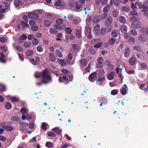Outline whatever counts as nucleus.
<instances>
[{"label": "nucleus", "mask_w": 148, "mask_h": 148, "mask_svg": "<svg viewBox=\"0 0 148 148\" xmlns=\"http://www.w3.org/2000/svg\"><path fill=\"white\" fill-rule=\"evenodd\" d=\"M42 79L45 84H48L52 82V79L47 70H45L42 72Z\"/></svg>", "instance_id": "f257e3e1"}, {"label": "nucleus", "mask_w": 148, "mask_h": 148, "mask_svg": "<svg viewBox=\"0 0 148 148\" xmlns=\"http://www.w3.org/2000/svg\"><path fill=\"white\" fill-rule=\"evenodd\" d=\"M131 20H133L131 24V26L133 28L137 29L140 27L141 25V22L136 18V17L133 16L130 18Z\"/></svg>", "instance_id": "f03ea898"}, {"label": "nucleus", "mask_w": 148, "mask_h": 148, "mask_svg": "<svg viewBox=\"0 0 148 148\" xmlns=\"http://www.w3.org/2000/svg\"><path fill=\"white\" fill-rule=\"evenodd\" d=\"M28 17L31 19H33L35 20H38V16L36 13L32 12L29 13L28 14Z\"/></svg>", "instance_id": "7ed1b4c3"}, {"label": "nucleus", "mask_w": 148, "mask_h": 148, "mask_svg": "<svg viewBox=\"0 0 148 148\" xmlns=\"http://www.w3.org/2000/svg\"><path fill=\"white\" fill-rule=\"evenodd\" d=\"M29 25L27 23L24 21H22L20 24H19L17 26L18 29L21 30H23L26 27H28Z\"/></svg>", "instance_id": "20e7f679"}, {"label": "nucleus", "mask_w": 148, "mask_h": 148, "mask_svg": "<svg viewBox=\"0 0 148 148\" xmlns=\"http://www.w3.org/2000/svg\"><path fill=\"white\" fill-rule=\"evenodd\" d=\"M8 4L7 2H5L0 6L1 12H4L8 8Z\"/></svg>", "instance_id": "39448f33"}, {"label": "nucleus", "mask_w": 148, "mask_h": 148, "mask_svg": "<svg viewBox=\"0 0 148 148\" xmlns=\"http://www.w3.org/2000/svg\"><path fill=\"white\" fill-rule=\"evenodd\" d=\"M97 73L96 72H94L91 74L89 77V80L91 82H94L96 77Z\"/></svg>", "instance_id": "423d86ee"}, {"label": "nucleus", "mask_w": 148, "mask_h": 148, "mask_svg": "<svg viewBox=\"0 0 148 148\" xmlns=\"http://www.w3.org/2000/svg\"><path fill=\"white\" fill-rule=\"evenodd\" d=\"M112 18L111 16H109L107 18L105 22V25L108 27H109L112 23Z\"/></svg>", "instance_id": "0eeeda50"}, {"label": "nucleus", "mask_w": 148, "mask_h": 148, "mask_svg": "<svg viewBox=\"0 0 148 148\" xmlns=\"http://www.w3.org/2000/svg\"><path fill=\"white\" fill-rule=\"evenodd\" d=\"M128 88L126 84H124L120 90L121 94L123 95H126L127 91Z\"/></svg>", "instance_id": "6e6552de"}, {"label": "nucleus", "mask_w": 148, "mask_h": 148, "mask_svg": "<svg viewBox=\"0 0 148 148\" xmlns=\"http://www.w3.org/2000/svg\"><path fill=\"white\" fill-rule=\"evenodd\" d=\"M115 73L114 71H112L109 73L107 76V78L109 80L113 79L115 75Z\"/></svg>", "instance_id": "1a4fd4ad"}, {"label": "nucleus", "mask_w": 148, "mask_h": 148, "mask_svg": "<svg viewBox=\"0 0 148 148\" xmlns=\"http://www.w3.org/2000/svg\"><path fill=\"white\" fill-rule=\"evenodd\" d=\"M129 63L131 65H134L136 63V60L135 58L132 57L129 60Z\"/></svg>", "instance_id": "9d476101"}, {"label": "nucleus", "mask_w": 148, "mask_h": 148, "mask_svg": "<svg viewBox=\"0 0 148 148\" xmlns=\"http://www.w3.org/2000/svg\"><path fill=\"white\" fill-rule=\"evenodd\" d=\"M49 59L51 60L54 62L56 60V57L54 54L52 53H50L48 55Z\"/></svg>", "instance_id": "9b49d317"}, {"label": "nucleus", "mask_w": 148, "mask_h": 148, "mask_svg": "<svg viewBox=\"0 0 148 148\" xmlns=\"http://www.w3.org/2000/svg\"><path fill=\"white\" fill-rule=\"evenodd\" d=\"M139 40L142 42H145L146 40V36L143 34H141L138 38Z\"/></svg>", "instance_id": "f8f14e48"}, {"label": "nucleus", "mask_w": 148, "mask_h": 148, "mask_svg": "<svg viewBox=\"0 0 148 148\" xmlns=\"http://www.w3.org/2000/svg\"><path fill=\"white\" fill-rule=\"evenodd\" d=\"M120 30L122 33L125 34L127 30V26L124 25H123L121 27Z\"/></svg>", "instance_id": "ddd939ff"}, {"label": "nucleus", "mask_w": 148, "mask_h": 148, "mask_svg": "<svg viewBox=\"0 0 148 148\" xmlns=\"http://www.w3.org/2000/svg\"><path fill=\"white\" fill-rule=\"evenodd\" d=\"M139 65L140 66V68L141 70H145L147 68V65L145 63H139Z\"/></svg>", "instance_id": "4468645a"}, {"label": "nucleus", "mask_w": 148, "mask_h": 148, "mask_svg": "<svg viewBox=\"0 0 148 148\" xmlns=\"http://www.w3.org/2000/svg\"><path fill=\"white\" fill-rule=\"evenodd\" d=\"M81 29L79 27V29H77L76 31V35L77 37L79 38L81 36Z\"/></svg>", "instance_id": "2eb2a0df"}, {"label": "nucleus", "mask_w": 148, "mask_h": 148, "mask_svg": "<svg viewBox=\"0 0 148 148\" xmlns=\"http://www.w3.org/2000/svg\"><path fill=\"white\" fill-rule=\"evenodd\" d=\"M59 80L60 82H62L64 81L69 82V81H68V78L65 76H63L62 77H60Z\"/></svg>", "instance_id": "dca6fc26"}, {"label": "nucleus", "mask_w": 148, "mask_h": 148, "mask_svg": "<svg viewBox=\"0 0 148 148\" xmlns=\"http://www.w3.org/2000/svg\"><path fill=\"white\" fill-rule=\"evenodd\" d=\"M119 31L118 30H113L112 32V36L114 37H116L118 35Z\"/></svg>", "instance_id": "f3484780"}, {"label": "nucleus", "mask_w": 148, "mask_h": 148, "mask_svg": "<svg viewBox=\"0 0 148 148\" xmlns=\"http://www.w3.org/2000/svg\"><path fill=\"white\" fill-rule=\"evenodd\" d=\"M5 56L3 53L1 52L0 53V62L2 63H5V62L4 59Z\"/></svg>", "instance_id": "a211bd4d"}, {"label": "nucleus", "mask_w": 148, "mask_h": 148, "mask_svg": "<svg viewBox=\"0 0 148 148\" xmlns=\"http://www.w3.org/2000/svg\"><path fill=\"white\" fill-rule=\"evenodd\" d=\"M124 52V56L125 57H128L129 56L130 53V49L129 48L127 47L126 48Z\"/></svg>", "instance_id": "6ab92c4d"}, {"label": "nucleus", "mask_w": 148, "mask_h": 148, "mask_svg": "<svg viewBox=\"0 0 148 148\" xmlns=\"http://www.w3.org/2000/svg\"><path fill=\"white\" fill-rule=\"evenodd\" d=\"M56 54L60 58H62V54L61 52L58 49H57L56 50Z\"/></svg>", "instance_id": "aec40b11"}, {"label": "nucleus", "mask_w": 148, "mask_h": 148, "mask_svg": "<svg viewBox=\"0 0 148 148\" xmlns=\"http://www.w3.org/2000/svg\"><path fill=\"white\" fill-rule=\"evenodd\" d=\"M119 20L120 22L122 23H125L126 21L125 18L123 16H119Z\"/></svg>", "instance_id": "412c9836"}, {"label": "nucleus", "mask_w": 148, "mask_h": 148, "mask_svg": "<svg viewBox=\"0 0 148 148\" xmlns=\"http://www.w3.org/2000/svg\"><path fill=\"white\" fill-rule=\"evenodd\" d=\"M87 60L85 59H83L80 61L81 64L82 66H86L87 64Z\"/></svg>", "instance_id": "4be33fe9"}, {"label": "nucleus", "mask_w": 148, "mask_h": 148, "mask_svg": "<svg viewBox=\"0 0 148 148\" xmlns=\"http://www.w3.org/2000/svg\"><path fill=\"white\" fill-rule=\"evenodd\" d=\"M4 107L7 110H9L12 108L11 104L9 102H6L4 104Z\"/></svg>", "instance_id": "5701e85b"}, {"label": "nucleus", "mask_w": 148, "mask_h": 148, "mask_svg": "<svg viewBox=\"0 0 148 148\" xmlns=\"http://www.w3.org/2000/svg\"><path fill=\"white\" fill-rule=\"evenodd\" d=\"M14 4L16 7H18L21 4L20 0H14Z\"/></svg>", "instance_id": "b1692460"}, {"label": "nucleus", "mask_w": 148, "mask_h": 148, "mask_svg": "<svg viewBox=\"0 0 148 148\" xmlns=\"http://www.w3.org/2000/svg\"><path fill=\"white\" fill-rule=\"evenodd\" d=\"M33 51L32 50L29 49L27 50L26 52V55L27 56H30L32 55Z\"/></svg>", "instance_id": "393cba45"}, {"label": "nucleus", "mask_w": 148, "mask_h": 148, "mask_svg": "<svg viewBox=\"0 0 148 148\" xmlns=\"http://www.w3.org/2000/svg\"><path fill=\"white\" fill-rule=\"evenodd\" d=\"M95 3L97 5H99L101 3L102 4H105L106 0H95Z\"/></svg>", "instance_id": "a878e982"}, {"label": "nucleus", "mask_w": 148, "mask_h": 148, "mask_svg": "<svg viewBox=\"0 0 148 148\" xmlns=\"http://www.w3.org/2000/svg\"><path fill=\"white\" fill-rule=\"evenodd\" d=\"M52 130L56 132L58 134L61 135V130L60 129L57 127H56L52 129Z\"/></svg>", "instance_id": "bb28decb"}, {"label": "nucleus", "mask_w": 148, "mask_h": 148, "mask_svg": "<svg viewBox=\"0 0 148 148\" xmlns=\"http://www.w3.org/2000/svg\"><path fill=\"white\" fill-rule=\"evenodd\" d=\"M49 126L45 122L42 123V128L43 130H46L47 129V127Z\"/></svg>", "instance_id": "cd10ccee"}, {"label": "nucleus", "mask_w": 148, "mask_h": 148, "mask_svg": "<svg viewBox=\"0 0 148 148\" xmlns=\"http://www.w3.org/2000/svg\"><path fill=\"white\" fill-rule=\"evenodd\" d=\"M135 5L136 8H138L139 9H140L142 8V3L139 1L136 2L135 3Z\"/></svg>", "instance_id": "c85d7f7f"}, {"label": "nucleus", "mask_w": 148, "mask_h": 148, "mask_svg": "<svg viewBox=\"0 0 148 148\" xmlns=\"http://www.w3.org/2000/svg\"><path fill=\"white\" fill-rule=\"evenodd\" d=\"M51 24V22L49 20H46L44 21V25L46 27L49 26Z\"/></svg>", "instance_id": "c756f323"}, {"label": "nucleus", "mask_w": 148, "mask_h": 148, "mask_svg": "<svg viewBox=\"0 0 148 148\" xmlns=\"http://www.w3.org/2000/svg\"><path fill=\"white\" fill-rule=\"evenodd\" d=\"M112 15L114 17H116L119 13V11L116 9L112 11Z\"/></svg>", "instance_id": "7c9ffc66"}, {"label": "nucleus", "mask_w": 148, "mask_h": 148, "mask_svg": "<svg viewBox=\"0 0 148 148\" xmlns=\"http://www.w3.org/2000/svg\"><path fill=\"white\" fill-rule=\"evenodd\" d=\"M100 29V26L99 25H97L94 28V31L95 33H98Z\"/></svg>", "instance_id": "2f4dec72"}, {"label": "nucleus", "mask_w": 148, "mask_h": 148, "mask_svg": "<svg viewBox=\"0 0 148 148\" xmlns=\"http://www.w3.org/2000/svg\"><path fill=\"white\" fill-rule=\"evenodd\" d=\"M81 5L80 2H77L76 3L75 7L78 10H80L81 8Z\"/></svg>", "instance_id": "473e14b6"}, {"label": "nucleus", "mask_w": 148, "mask_h": 148, "mask_svg": "<svg viewBox=\"0 0 148 148\" xmlns=\"http://www.w3.org/2000/svg\"><path fill=\"white\" fill-rule=\"evenodd\" d=\"M46 146L49 148H52L53 147V145L52 142L48 141L46 143Z\"/></svg>", "instance_id": "72a5a7b5"}, {"label": "nucleus", "mask_w": 148, "mask_h": 148, "mask_svg": "<svg viewBox=\"0 0 148 148\" xmlns=\"http://www.w3.org/2000/svg\"><path fill=\"white\" fill-rule=\"evenodd\" d=\"M103 43L102 42H99L95 44L94 46V47L96 48H99L102 45Z\"/></svg>", "instance_id": "f704fd0d"}, {"label": "nucleus", "mask_w": 148, "mask_h": 148, "mask_svg": "<svg viewBox=\"0 0 148 148\" xmlns=\"http://www.w3.org/2000/svg\"><path fill=\"white\" fill-rule=\"evenodd\" d=\"M99 77V79L96 80L97 83H98L99 82H103L106 79L105 77H103L100 78Z\"/></svg>", "instance_id": "c9c22d12"}, {"label": "nucleus", "mask_w": 148, "mask_h": 148, "mask_svg": "<svg viewBox=\"0 0 148 148\" xmlns=\"http://www.w3.org/2000/svg\"><path fill=\"white\" fill-rule=\"evenodd\" d=\"M105 71L103 69H101L100 70L98 73L99 77L103 76L105 74Z\"/></svg>", "instance_id": "e433bc0d"}, {"label": "nucleus", "mask_w": 148, "mask_h": 148, "mask_svg": "<svg viewBox=\"0 0 148 148\" xmlns=\"http://www.w3.org/2000/svg\"><path fill=\"white\" fill-rule=\"evenodd\" d=\"M58 61L59 63L62 66H65L66 64V62L61 59H59Z\"/></svg>", "instance_id": "4c0bfd02"}, {"label": "nucleus", "mask_w": 148, "mask_h": 148, "mask_svg": "<svg viewBox=\"0 0 148 148\" xmlns=\"http://www.w3.org/2000/svg\"><path fill=\"white\" fill-rule=\"evenodd\" d=\"M115 39L114 38H112L109 39V43L110 45H112L115 43Z\"/></svg>", "instance_id": "58836bf2"}, {"label": "nucleus", "mask_w": 148, "mask_h": 148, "mask_svg": "<svg viewBox=\"0 0 148 148\" xmlns=\"http://www.w3.org/2000/svg\"><path fill=\"white\" fill-rule=\"evenodd\" d=\"M38 40L35 38H33L32 41V45H36L38 44Z\"/></svg>", "instance_id": "ea45409f"}, {"label": "nucleus", "mask_w": 148, "mask_h": 148, "mask_svg": "<svg viewBox=\"0 0 148 148\" xmlns=\"http://www.w3.org/2000/svg\"><path fill=\"white\" fill-rule=\"evenodd\" d=\"M31 44V42L29 41H27L24 43L23 45L25 47H29Z\"/></svg>", "instance_id": "a19ab883"}, {"label": "nucleus", "mask_w": 148, "mask_h": 148, "mask_svg": "<svg viewBox=\"0 0 148 148\" xmlns=\"http://www.w3.org/2000/svg\"><path fill=\"white\" fill-rule=\"evenodd\" d=\"M28 111V109L26 108H23L21 110V112L23 114H24L27 112Z\"/></svg>", "instance_id": "79ce46f5"}, {"label": "nucleus", "mask_w": 148, "mask_h": 148, "mask_svg": "<svg viewBox=\"0 0 148 148\" xmlns=\"http://www.w3.org/2000/svg\"><path fill=\"white\" fill-rule=\"evenodd\" d=\"M50 32L52 34H55L58 32L56 30L55 28H51L50 29Z\"/></svg>", "instance_id": "37998d69"}, {"label": "nucleus", "mask_w": 148, "mask_h": 148, "mask_svg": "<svg viewBox=\"0 0 148 148\" xmlns=\"http://www.w3.org/2000/svg\"><path fill=\"white\" fill-rule=\"evenodd\" d=\"M130 8L127 6H124L122 8V10L123 11L128 12L130 11Z\"/></svg>", "instance_id": "c03bdc74"}, {"label": "nucleus", "mask_w": 148, "mask_h": 148, "mask_svg": "<svg viewBox=\"0 0 148 148\" xmlns=\"http://www.w3.org/2000/svg\"><path fill=\"white\" fill-rule=\"evenodd\" d=\"M131 34L133 36H137L138 34V33L137 31L134 29L131 30L130 32Z\"/></svg>", "instance_id": "a18cd8bd"}, {"label": "nucleus", "mask_w": 148, "mask_h": 148, "mask_svg": "<svg viewBox=\"0 0 148 148\" xmlns=\"http://www.w3.org/2000/svg\"><path fill=\"white\" fill-rule=\"evenodd\" d=\"M20 117L17 116H14L12 117L11 118V120L13 121H17L19 120Z\"/></svg>", "instance_id": "49530a36"}, {"label": "nucleus", "mask_w": 148, "mask_h": 148, "mask_svg": "<svg viewBox=\"0 0 148 148\" xmlns=\"http://www.w3.org/2000/svg\"><path fill=\"white\" fill-rule=\"evenodd\" d=\"M97 51L96 49H94L93 48H91L89 50V52L90 53L92 54H94Z\"/></svg>", "instance_id": "de8ad7c7"}, {"label": "nucleus", "mask_w": 148, "mask_h": 148, "mask_svg": "<svg viewBox=\"0 0 148 148\" xmlns=\"http://www.w3.org/2000/svg\"><path fill=\"white\" fill-rule=\"evenodd\" d=\"M11 100L13 102L19 101V99L18 97H12L11 98Z\"/></svg>", "instance_id": "09e8293b"}, {"label": "nucleus", "mask_w": 148, "mask_h": 148, "mask_svg": "<svg viewBox=\"0 0 148 148\" xmlns=\"http://www.w3.org/2000/svg\"><path fill=\"white\" fill-rule=\"evenodd\" d=\"M93 21L95 23H97L99 21V19L97 16H95L93 18Z\"/></svg>", "instance_id": "8fccbe9b"}, {"label": "nucleus", "mask_w": 148, "mask_h": 148, "mask_svg": "<svg viewBox=\"0 0 148 148\" xmlns=\"http://www.w3.org/2000/svg\"><path fill=\"white\" fill-rule=\"evenodd\" d=\"M48 135L49 136H51L53 137H56V135L53 132H49L48 133Z\"/></svg>", "instance_id": "3c124183"}, {"label": "nucleus", "mask_w": 148, "mask_h": 148, "mask_svg": "<svg viewBox=\"0 0 148 148\" xmlns=\"http://www.w3.org/2000/svg\"><path fill=\"white\" fill-rule=\"evenodd\" d=\"M61 72L62 73L64 74H69L70 72L69 71L66 69H62L61 70Z\"/></svg>", "instance_id": "603ef678"}, {"label": "nucleus", "mask_w": 148, "mask_h": 148, "mask_svg": "<svg viewBox=\"0 0 148 148\" xmlns=\"http://www.w3.org/2000/svg\"><path fill=\"white\" fill-rule=\"evenodd\" d=\"M31 29V30L33 31H36L38 30V26L34 25L32 26Z\"/></svg>", "instance_id": "864d4df0"}, {"label": "nucleus", "mask_w": 148, "mask_h": 148, "mask_svg": "<svg viewBox=\"0 0 148 148\" xmlns=\"http://www.w3.org/2000/svg\"><path fill=\"white\" fill-rule=\"evenodd\" d=\"M72 47L76 50L79 49V46L77 44H74L72 45Z\"/></svg>", "instance_id": "5fc2aeb1"}, {"label": "nucleus", "mask_w": 148, "mask_h": 148, "mask_svg": "<svg viewBox=\"0 0 148 148\" xmlns=\"http://www.w3.org/2000/svg\"><path fill=\"white\" fill-rule=\"evenodd\" d=\"M27 38V36L25 34H23L20 36L19 38L20 40H24L26 39Z\"/></svg>", "instance_id": "6e6d98bb"}, {"label": "nucleus", "mask_w": 148, "mask_h": 148, "mask_svg": "<svg viewBox=\"0 0 148 148\" xmlns=\"http://www.w3.org/2000/svg\"><path fill=\"white\" fill-rule=\"evenodd\" d=\"M7 41L6 38L3 37H0V42H5Z\"/></svg>", "instance_id": "4d7b16f0"}, {"label": "nucleus", "mask_w": 148, "mask_h": 148, "mask_svg": "<svg viewBox=\"0 0 148 148\" xmlns=\"http://www.w3.org/2000/svg\"><path fill=\"white\" fill-rule=\"evenodd\" d=\"M19 124L21 127L27 126L28 125V123L24 122H20Z\"/></svg>", "instance_id": "13d9d810"}, {"label": "nucleus", "mask_w": 148, "mask_h": 148, "mask_svg": "<svg viewBox=\"0 0 148 148\" xmlns=\"http://www.w3.org/2000/svg\"><path fill=\"white\" fill-rule=\"evenodd\" d=\"M42 75V74L39 72H36L35 74V76L37 78H39Z\"/></svg>", "instance_id": "bf43d9fd"}, {"label": "nucleus", "mask_w": 148, "mask_h": 148, "mask_svg": "<svg viewBox=\"0 0 148 148\" xmlns=\"http://www.w3.org/2000/svg\"><path fill=\"white\" fill-rule=\"evenodd\" d=\"M129 41L130 43L133 44L135 43V40L134 38L131 37L129 39Z\"/></svg>", "instance_id": "052dcab7"}, {"label": "nucleus", "mask_w": 148, "mask_h": 148, "mask_svg": "<svg viewBox=\"0 0 148 148\" xmlns=\"http://www.w3.org/2000/svg\"><path fill=\"white\" fill-rule=\"evenodd\" d=\"M106 29L104 28H102L100 31V33L102 35H104L106 33Z\"/></svg>", "instance_id": "680f3d73"}, {"label": "nucleus", "mask_w": 148, "mask_h": 148, "mask_svg": "<svg viewBox=\"0 0 148 148\" xmlns=\"http://www.w3.org/2000/svg\"><path fill=\"white\" fill-rule=\"evenodd\" d=\"M65 27V25H63V27L61 26L60 25H57L56 26V28L60 30H62L64 29Z\"/></svg>", "instance_id": "e2e57ef3"}, {"label": "nucleus", "mask_w": 148, "mask_h": 148, "mask_svg": "<svg viewBox=\"0 0 148 148\" xmlns=\"http://www.w3.org/2000/svg\"><path fill=\"white\" fill-rule=\"evenodd\" d=\"M4 128L5 129L9 131H12L13 129V127L10 126H5L4 127Z\"/></svg>", "instance_id": "0e129e2a"}, {"label": "nucleus", "mask_w": 148, "mask_h": 148, "mask_svg": "<svg viewBox=\"0 0 148 148\" xmlns=\"http://www.w3.org/2000/svg\"><path fill=\"white\" fill-rule=\"evenodd\" d=\"M37 50L40 52H42L43 51V49L41 45L38 46L37 48Z\"/></svg>", "instance_id": "69168bd1"}, {"label": "nucleus", "mask_w": 148, "mask_h": 148, "mask_svg": "<svg viewBox=\"0 0 148 148\" xmlns=\"http://www.w3.org/2000/svg\"><path fill=\"white\" fill-rule=\"evenodd\" d=\"M118 91L117 90L114 89L112 90L111 92V94L113 95H115L117 94Z\"/></svg>", "instance_id": "338daca9"}, {"label": "nucleus", "mask_w": 148, "mask_h": 148, "mask_svg": "<svg viewBox=\"0 0 148 148\" xmlns=\"http://www.w3.org/2000/svg\"><path fill=\"white\" fill-rule=\"evenodd\" d=\"M56 23L58 25H61L63 23V21L61 19H58L56 20Z\"/></svg>", "instance_id": "774afa93"}]
</instances>
